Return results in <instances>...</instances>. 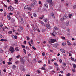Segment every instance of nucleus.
Returning <instances> with one entry per match:
<instances>
[{
	"instance_id": "obj_30",
	"label": "nucleus",
	"mask_w": 76,
	"mask_h": 76,
	"mask_svg": "<svg viewBox=\"0 0 76 76\" xmlns=\"http://www.w3.org/2000/svg\"><path fill=\"white\" fill-rule=\"evenodd\" d=\"M72 15L70 14L69 15V18H71V17H72Z\"/></svg>"
},
{
	"instance_id": "obj_26",
	"label": "nucleus",
	"mask_w": 76,
	"mask_h": 76,
	"mask_svg": "<svg viewBox=\"0 0 76 76\" xmlns=\"http://www.w3.org/2000/svg\"><path fill=\"white\" fill-rule=\"evenodd\" d=\"M30 42L31 44H32L33 43H34V41H33V40L31 39L30 41Z\"/></svg>"
},
{
	"instance_id": "obj_14",
	"label": "nucleus",
	"mask_w": 76,
	"mask_h": 76,
	"mask_svg": "<svg viewBox=\"0 0 76 76\" xmlns=\"http://www.w3.org/2000/svg\"><path fill=\"white\" fill-rule=\"evenodd\" d=\"M3 63V59L0 58V64Z\"/></svg>"
},
{
	"instance_id": "obj_63",
	"label": "nucleus",
	"mask_w": 76,
	"mask_h": 76,
	"mask_svg": "<svg viewBox=\"0 0 76 76\" xmlns=\"http://www.w3.org/2000/svg\"><path fill=\"white\" fill-rule=\"evenodd\" d=\"M37 73H40V71H39V70H37Z\"/></svg>"
},
{
	"instance_id": "obj_25",
	"label": "nucleus",
	"mask_w": 76,
	"mask_h": 76,
	"mask_svg": "<svg viewBox=\"0 0 76 76\" xmlns=\"http://www.w3.org/2000/svg\"><path fill=\"white\" fill-rule=\"evenodd\" d=\"M23 50L24 51V53L25 54H26V50H25V49H23Z\"/></svg>"
},
{
	"instance_id": "obj_50",
	"label": "nucleus",
	"mask_w": 76,
	"mask_h": 76,
	"mask_svg": "<svg viewBox=\"0 0 76 76\" xmlns=\"http://www.w3.org/2000/svg\"><path fill=\"white\" fill-rule=\"evenodd\" d=\"M32 48H33V49H34V50H36V48H35V47H34V46L32 47Z\"/></svg>"
},
{
	"instance_id": "obj_24",
	"label": "nucleus",
	"mask_w": 76,
	"mask_h": 76,
	"mask_svg": "<svg viewBox=\"0 0 76 76\" xmlns=\"http://www.w3.org/2000/svg\"><path fill=\"white\" fill-rule=\"evenodd\" d=\"M28 10L31 11V10H32V8H31V7H29L28 8Z\"/></svg>"
},
{
	"instance_id": "obj_53",
	"label": "nucleus",
	"mask_w": 76,
	"mask_h": 76,
	"mask_svg": "<svg viewBox=\"0 0 76 76\" xmlns=\"http://www.w3.org/2000/svg\"><path fill=\"white\" fill-rule=\"evenodd\" d=\"M45 53L43 52V53H42V56H45Z\"/></svg>"
},
{
	"instance_id": "obj_48",
	"label": "nucleus",
	"mask_w": 76,
	"mask_h": 76,
	"mask_svg": "<svg viewBox=\"0 0 76 76\" xmlns=\"http://www.w3.org/2000/svg\"><path fill=\"white\" fill-rule=\"evenodd\" d=\"M48 64H50L51 63H50V60H48Z\"/></svg>"
},
{
	"instance_id": "obj_32",
	"label": "nucleus",
	"mask_w": 76,
	"mask_h": 76,
	"mask_svg": "<svg viewBox=\"0 0 76 76\" xmlns=\"http://www.w3.org/2000/svg\"><path fill=\"white\" fill-rule=\"evenodd\" d=\"M41 70H45V68L42 67L41 68Z\"/></svg>"
},
{
	"instance_id": "obj_11",
	"label": "nucleus",
	"mask_w": 76,
	"mask_h": 76,
	"mask_svg": "<svg viewBox=\"0 0 76 76\" xmlns=\"http://www.w3.org/2000/svg\"><path fill=\"white\" fill-rule=\"evenodd\" d=\"M45 7H46V8L48 7V4H46L44 5Z\"/></svg>"
},
{
	"instance_id": "obj_27",
	"label": "nucleus",
	"mask_w": 76,
	"mask_h": 76,
	"mask_svg": "<svg viewBox=\"0 0 76 76\" xmlns=\"http://www.w3.org/2000/svg\"><path fill=\"white\" fill-rule=\"evenodd\" d=\"M71 60H72V61H75V59L74 58H72V57H71Z\"/></svg>"
},
{
	"instance_id": "obj_31",
	"label": "nucleus",
	"mask_w": 76,
	"mask_h": 76,
	"mask_svg": "<svg viewBox=\"0 0 76 76\" xmlns=\"http://www.w3.org/2000/svg\"><path fill=\"white\" fill-rule=\"evenodd\" d=\"M26 38H27V39L28 40V41H29V40L30 38H29V37L28 36H27L26 37Z\"/></svg>"
},
{
	"instance_id": "obj_60",
	"label": "nucleus",
	"mask_w": 76,
	"mask_h": 76,
	"mask_svg": "<svg viewBox=\"0 0 76 76\" xmlns=\"http://www.w3.org/2000/svg\"><path fill=\"white\" fill-rule=\"evenodd\" d=\"M3 71L4 72H6V70L5 69H4L3 70Z\"/></svg>"
},
{
	"instance_id": "obj_44",
	"label": "nucleus",
	"mask_w": 76,
	"mask_h": 76,
	"mask_svg": "<svg viewBox=\"0 0 76 76\" xmlns=\"http://www.w3.org/2000/svg\"><path fill=\"white\" fill-rule=\"evenodd\" d=\"M19 57H20V55H19L16 56V58H19Z\"/></svg>"
},
{
	"instance_id": "obj_43",
	"label": "nucleus",
	"mask_w": 76,
	"mask_h": 76,
	"mask_svg": "<svg viewBox=\"0 0 76 76\" xmlns=\"http://www.w3.org/2000/svg\"><path fill=\"white\" fill-rule=\"evenodd\" d=\"M41 24L43 26H45V24H44V23L43 22H41Z\"/></svg>"
},
{
	"instance_id": "obj_8",
	"label": "nucleus",
	"mask_w": 76,
	"mask_h": 76,
	"mask_svg": "<svg viewBox=\"0 0 76 76\" xmlns=\"http://www.w3.org/2000/svg\"><path fill=\"white\" fill-rule=\"evenodd\" d=\"M56 40L52 39L51 40V41L50 42H51V43H54V42H56Z\"/></svg>"
},
{
	"instance_id": "obj_58",
	"label": "nucleus",
	"mask_w": 76,
	"mask_h": 76,
	"mask_svg": "<svg viewBox=\"0 0 76 76\" xmlns=\"http://www.w3.org/2000/svg\"><path fill=\"white\" fill-rule=\"evenodd\" d=\"M15 39H18V37H17V36L16 35L15 36Z\"/></svg>"
},
{
	"instance_id": "obj_61",
	"label": "nucleus",
	"mask_w": 76,
	"mask_h": 76,
	"mask_svg": "<svg viewBox=\"0 0 76 76\" xmlns=\"http://www.w3.org/2000/svg\"><path fill=\"white\" fill-rule=\"evenodd\" d=\"M19 11H17V14H18V15H19Z\"/></svg>"
},
{
	"instance_id": "obj_10",
	"label": "nucleus",
	"mask_w": 76,
	"mask_h": 76,
	"mask_svg": "<svg viewBox=\"0 0 76 76\" xmlns=\"http://www.w3.org/2000/svg\"><path fill=\"white\" fill-rule=\"evenodd\" d=\"M60 51H61V52H62L63 53H65V50H64L63 49H60Z\"/></svg>"
},
{
	"instance_id": "obj_28",
	"label": "nucleus",
	"mask_w": 76,
	"mask_h": 76,
	"mask_svg": "<svg viewBox=\"0 0 76 76\" xmlns=\"http://www.w3.org/2000/svg\"><path fill=\"white\" fill-rule=\"evenodd\" d=\"M15 49L17 51H19V49H18V48L16 47Z\"/></svg>"
},
{
	"instance_id": "obj_21",
	"label": "nucleus",
	"mask_w": 76,
	"mask_h": 76,
	"mask_svg": "<svg viewBox=\"0 0 76 76\" xmlns=\"http://www.w3.org/2000/svg\"><path fill=\"white\" fill-rule=\"evenodd\" d=\"M73 67L74 69H76V65L75 64H73Z\"/></svg>"
},
{
	"instance_id": "obj_18",
	"label": "nucleus",
	"mask_w": 76,
	"mask_h": 76,
	"mask_svg": "<svg viewBox=\"0 0 76 76\" xmlns=\"http://www.w3.org/2000/svg\"><path fill=\"white\" fill-rule=\"evenodd\" d=\"M23 29H18L17 30V31H18V32H20L21 31V30H23Z\"/></svg>"
},
{
	"instance_id": "obj_7",
	"label": "nucleus",
	"mask_w": 76,
	"mask_h": 76,
	"mask_svg": "<svg viewBox=\"0 0 76 76\" xmlns=\"http://www.w3.org/2000/svg\"><path fill=\"white\" fill-rule=\"evenodd\" d=\"M31 5L32 6H37V2H35L34 3H31Z\"/></svg>"
},
{
	"instance_id": "obj_13",
	"label": "nucleus",
	"mask_w": 76,
	"mask_h": 76,
	"mask_svg": "<svg viewBox=\"0 0 76 76\" xmlns=\"http://www.w3.org/2000/svg\"><path fill=\"white\" fill-rule=\"evenodd\" d=\"M62 65L64 67H66V63L65 62H64L63 63Z\"/></svg>"
},
{
	"instance_id": "obj_3",
	"label": "nucleus",
	"mask_w": 76,
	"mask_h": 76,
	"mask_svg": "<svg viewBox=\"0 0 76 76\" xmlns=\"http://www.w3.org/2000/svg\"><path fill=\"white\" fill-rule=\"evenodd\" d=\"M13 7L12 6H10L8 7V10L9 11L12 12L13 10Z\"/></svg>"
},
{
	"instance_id": "obj_39",
	"label": "nucleus",
	"mask_w": 76,
	"mask_h": 76,
	"mask_svg": "<svg viewBox=\"0 0 76 76\" xmlns=\"http://www.w3.org/2000/svg\"><path fill=\"white\" fill-rule=\"evenodd\" d=\"M12 62H8V64L9 65H10V64H12Z\"/></svg>"
},
{
	"instance_id": "obj_5",
	"label": "nucleus",
	"mask_w": 76,
	"mask_h": 76,
	"mask_svg": "<svg viewBox=\"0 0 76 76\" xmlns=\"http://www.w3.org/2000/svg\"><path fill=\"white\" fill-rule=\"evenodd\" d=\"M10 51L12 53H13L15 50H14V48H13L12 47H11L10 49Z\"/></svg>"
},
{
	"instance_id": "obj_42",
	"label": "nucleus",
	"mask_w": 76,
	"mask_h": 76,
	"mask_svg": "<svg viewBox=\"0 0 76 76\" xmlns=\"http://www.w3.org/2000/svg\"><path fill=\"white\" fill-rule=\"evenodd\" d=\"M59 62H60V63H62V60L61 59H60L59 60Z\"/></svg>"
},
{
	"instance_id": "obj_62",
	"label": "nucleus",
	"mask_w": 76,
	"mask_h": 76,
	"mask_svg": "<svg viewBox=\"0 0 76 76\" xmlns=\"http://www.w3.org/2000/svg\"><path fill=\"white\" fill-rule=\"evenodd\" d=\"M3 38V36L0 34V38Z\"/></svg>"
},
{
	"instance_id": "obj_41",
	"label": "nucleus",
	"mask_w": 76,
	"mask_h": 76,
	"mask_svg": "<svg viewBox=\"0 0 76 76\" xmlns=\"http://www.w3.org/2000/svg\"><path fill=\"white\" fill-rule=\"evenodd\" d=\"M70 75H71L70 73H68L66 75V76H70Z\"/></svg>"
},
{
	"instance_id": "obj_51",
	"label": "nucleus",
	"mask_w": 76,
	"mask_h": 76,
	"mask_svg": "<svg viewBox=\"0 0 76 76\" xmlns=\"http://www.w3.org/2000/svg\"><path fill=\"white\" fill-rule=\"evenodd\" d=\"M72 71L73 72H76V71H75V70L74 69H72Z\"/></svg>"
},
{
	"instance_id": "obj_33",
	"label": "nucleus",
	"mask_w": 76,
	"mask_h": 76,
	"mask_svg": "<svg viewBox=\"0 0 76 76\" xmlns=\"http://www.w3.org/2000/svg\"><path fill=\"white\" fill-rule=\"evenodd\" d=\"M43 18H44V15H42V16L41 17L39 18V19H42Z\"/></svg>"
},
{
	"instance_id": "obj_20",
	"label": "nucleus",
	"mask_w": 76,
	"mask_h": 76,
	"mask_svg": "<svg viewBox=\"0 0 76 76\" xmlns=\"http://www.w3.org/2000/svg\"><path fill=\"white\" fill-rule=\"evenodd\" d=\"M66 31L68 32H70V29H66Z\"/></svg>"
},
{
	"instance_id": "obj_47",
	"label": "nucleus",
	"mask_w": 76,
	"mask_h": 76,
	"mask_svg": "<svg viewBox=\"0 0 76 76\" xmlns=\"http://www.w3.org/2000/svg\"><path fill=\"white\" fill-rule=\"evenodd\" d=\"M12 33V31H10L8 32V34H11Z\"/></svg>"
},
{
	"instance_id": "obj_2",
	"label": "nucleus",
	"mask_w": 76,
	"mask_h": 76,
	"mask_svg": "<svg viewBox=\"0 0 76 76\" xmlns=\"http://www.w3.org/2000/svg\"><path fill=\"white\" fill-rule=\"evenodd\" d=\"M67 15H65L61 19V21H63V20H65L67 18Z\"/></svg>"
},
{
	"instance_id": "obj_59",
	"label": "nucleus",
	"mask_w": 76,
	"mask_h": 76,
	"mask_svg": "<svg viewBox=\"0 0 76 76\" xmlns=\"http://www.w3.org/2000/svg\"><path fill=\"white\" fill-rule=\"evenodd\" d=\"M68 45H72V44L70 43L69 42V43H68Z\"/></svg>"
},
{
	"instance_id": "obj_9",
	"label": "nucleus",
	"mask_w": 76,
	"mask_h": 76,
	"mask_svg": "<svg viewBox=\"0 0 76 76\" xmlns=\"http://www.w3.org/2000/svg\"><path fill=\"white\" fill-rule=\"evenodd\" d=\"M46 26L47 28H48V29H50L51 28V26H50V24H47Z\"/></svg>"
},
{
	"instance_id": "obj_19",
	"label": "nucleus",
	"mask_w": 76,
	"mask_h": 76,
	"mask_svg": "<svg viewBox=\"0 0 76 76\" xmlns=\"http://www.w3.org/2000/svg\"><path fill=\"white\" fill-rule=\"evenodd\" d=\"M69 23H70V22L69 21L67 22L66 24V26H68L69 25Z\"/></svg>"
},
{
	"instance_id": "obj_29",
	"label": "nucleus",
	"mask_w": 76,
	"mask_h": 76,
	"mask_svg": "<svg viewBox=\"0 0 76 76\" xmlns=\"http://www.w3.org/2000/svg\"><path fill=\"white\" fill-rule=\"evenodd\" d=\"M33 15L34 17H36L37 16V14L35 13H33Z\"/></svg>"
},
{
	"instance_id": "obj_16",
	"label": "nucleus",
	"mask_w": 76,
	"mask_h": 76,
	"mask_svg": "<svg viewBox=\"0 0 76 76\" xmlns=\"http://www.w3.org/2000/svg\"><path fill=\"white\" fill-rule=\"evenodd\" d=\"M51 16L53 18H54V14H53V13H51Z\"/></svg>"
},
{
	"instance_id": "obj_57",
	"label": "nucleus",
	"mask_w": 76,
	"mask_h": 76,
	"mask_svg": "<svg viewBox=\"0 0 76 76\" xmlns=\"http://www.w3.org/2000/svg\"><path fill=\"white\" fill-rule=\"evenodd\" d=\"M23 72H25V69H24V67L23 68Z\"/></svg>"
},
{
	"instance_id": "obj_37",
	"label": "nucleus",
	"mask_w": 76,
	"mask_h": 76,
	"mask_svg": "<svg viewBox=\"0 0 76 76\" xmlns=\"http://www.w3.org/2000/svg\"><path fill=\"white\" fill-rule=\"evenodd\" d=\"M53 33L54 34H57V32H56V31H55V30H53Z\"/></svg>"
},
{
	"instance_id": "obj_38",
	"label": "nucleus",
	"mask_w": 76,
	"mask_h": 76,
	"mask_svg": "<svg viewBox=\"0 0 76 76\" xmlns=\"http://www.w3.org/2000/svg\"><path fill=\"white\" fill-rule=\"evenodd\" d=\"M42 32H45V29H42Z\"/></svg>"
},
{
	"instance_id": "obj_64",
	"label": "nucleus",
	"mask_w": 76,
	"mask_h": 76,
	"mask_svg": "<svg viewBox=\"0 0 76 76\" xmlns=\"http://www.w3.org/2000/svg\"><path fill=\"white\" fill-rule=\"evenodd\" d=\"M9 14L10 15H13V13L10 12L9 13Z\"/></svg>"
},
{
	"instance_id": "obj_6",
	"label": "nucleus",
	"mask_w": 76,
	"mask_h": 76,
	"mask_svg": "<svg viewBox=\"0 0 76 76\" xmlns=\"http://www.w3.org/2000/svg\"><path fill=\"white\" fill-rule=\"evenodd\" d=\"M21 63H22V64H24V63H25V59H23V58H21Z\"/></svg>"
},
{
	"instance_id": "obj_4",
	"label": "nucleus",
	"mask_w": 76,
	"mask_h": 76,
	"mask_svg": "<svg viewBox=\"0 0 76 76\" xmlns=\"http://www.w3.org/2000/svg\"><path fill=\"white\" fill-rule=\"evenodd\" d=\"M59 44L58 43H55L53 45V46L54 48H58V45Z\"/></svg>"
},
{
	"instance_id": "obj_22",
	"label": "nucleus",
	"mask_w": 76,
	"mask_h": 76,
	"mask_svg": "<svg viewBox=\"0 0 76 76\" xmlns=\"http://www.w3.org/2000/svg\"><path fill=\"white\" fill-rule=\"evenodd\" d=\"M43 20L45 22H47V19L45 18Z\"/></svg>"
},
{
	"instance_id": "obj_56",
	"label": "nucleus",
	"mask_w": 76,
	"mask_h": 76,
	"mask_svg": "<svg viewBox=\"0 0 76 76\" xmlns=\"http://www.w3.org/2000/svg\"><path fill=\"white\" fill-rule=\"evenodd\" d=\"M18 62H19V61H16V62H15V63H16V64H18Z\"/></svg>"
},
{
	"instance_id": "obj_52",
	"label": "nucleus",
	"mask_w": 76,
	"mask_h": 76,
	"mask_svg": "<svg viewBox=\"0 0 76 76\" xmlns=\"http://www.w3.org/2000/svg\"><path fill=\"white\" fill-rule=\"evenodd\" d=\"M65 44L64 43H63L62 45V46H64V45H65Z\"/></svg>"
},
{
	"instance_id": "obj_40",
	"label": "nucleus",
	"mask_w": 76,
	"mask_h": 76,
	"mask_svg": "<svg viewBox=\"0 0 76 76\" xmlns=\"http://www.w3.org/2000/svg\"><path fill=\"white\" fill-rule=\"evenodd\" d=\"M34 32V31H33V30H31L30 31V33H31V34H33Z\"/></svg>"
},
{
	"instance_id": "obj_23",
	"label": "nucleus",
	"mask_w": 76,
	"mask_h": 76,
	"mask_svg": "<svg viewBox=\"0 0 76 76\" xmlns=\"http://www.w3.org/2000/svg\"><path fill=\"white\" fill-rule=\"evenodd\" d=\"M0 53H3V50L1 49H0Z\"/></svg>"
},
{
	"instance_id": "obj_55",
	"label": "nucleus",
	"mask_w": 76,
	"mask_h": 76,
	"mask_svg": "<svg viewBox=\"0 0 76 76\" xmlns=\"http://www.w3.org/2000/svg\"><path fill=\"white\" fill-rule=\"evenodd\" d=\"M28 44H29V45H30V46H31V47H32V45H31V43H30V42H28Z\"/></svg>"
},
{
	"instance_id": "obj_54",
	"label": "nucleus",
	"mask_w": 76,
	"mask_h": 76,
	"mask_svg": "<svg viewBox=\"0 0 76 76\" xmlns=\"http://www.w3.org/2000/svg\"><path fill=\"white\" fill-rule=\"evenodd\" d=\"M63 39H65L66 37H61Z\"/></svg>"
},
{
	"instance_id": "obj_46",
	"label": "nucleus",
	"mask_w": 76,
	"mask_h": 76,
	"mask_svg": "<svg viewBox=\"0 0 76 76\" xmlns=\"http://www.w3.org/2000/svg\"><path fill=\"white\" fill-rule=\"evenodd\" d=\"M11 37L13 38H15V36H14L13 35H11Z\"/></svg>"
},
{
	"instance_id": "obj_36",
	"label": "nucleus",
	"mask_w": 76,
	"mask_h": 76,
	"mask_svg": "<svg viewBox=\"0 0 76 76\" xmlns=\"http://www.w3.org/2000/svg\"><path fill=\"white\" fill-rule=\"evenodd\" d=\"M21 47L22 48H25V46L23 45H22Z\"/></svg>"
},
{
	"instance_id": "obj_45",
	"label": "nucleus",
	"mask_w": 76,
	"mask_h": 76,
	"mask_svg": "<svg viewBox=\"0 0 76 76\" xmlns=\"http://www.w3.org/2000/svg\"><path fill=\"white\" fill-rule=\"evenodd\" d=\"M15 3H18V0H15Z\"/></svg>"
},
{
	"instance_id": "obj_15",
	"label": "nucleus",
	"mask_w": 76,
	"mask_h": 76,
	"mask_svg": "<svg viewBox=\"0 0 76 76\" xmlns=\"http://www.w3.org/2000/svg\"><path fill=\"white\" fill-rule=\"evenodd\" d=\"M12 69H14V70H15V69H16V66L15 65H13L12 66Z\"/></svg>"
},
{
	"instance_id": "obj_34",
	"label": "nucleus",
	"mask_w": 76,
	"mask_h": 76,
	"mask_svg": "<svg viewBox=\"0 0 76 76\" xmlns=\"http://www.w3.org/2000/svg\"><path fill=\"white\" fill-rule=\"evenodd\" d=\"M4 16H6V12H4Z\"/></svg>"
},
{
	"instance_id": "obj_17",
	"label": "nucleus",
	"mask_w": 76,
	"mask_h": 76,
	"mask_svg": "<svg viewBox=\"0 0 76 76\" xmlns=\"http://www.w3.org/2000/svg\"><path fill=\"white\" fill-rule=\"evenodd\" d=\"M25 9H27L28 8V5H26L24 7Z\"/></svg>"
},
{
	"instance_id": "obj_49",
	"label": "nucleus",
	"mask_w": 76,
	"mask_h": 76,
	"mask_svg": "<svg viewBox=\"0 0 76 76\" xmlns=\"http://www.w3.org/2000/svg\"><path fill=\"white\" fill-rule=\"evenodd\" d=\"M76 5H74L73 6V8L74 9H76Z\"/></svg>"
},
{
	"instance_id": "obj_35",
	"label": "nucleus",
	"mask_w": 76,
	"mask_h": 76,
	"mask_svg": "<svg viewBox=\"0 0 76 76\" xmlns=\"http://www.w3.org/2000/svg\"><path fill=\"white\" fill-rule=\"evenodd\" d=\"M54 65L55 66H58V64H57V63H54Z\"/></svg>"
},
{
	"instance_id": "obj_1",
	"label": "nucleus",
	"mask_w": 76,
	"mask_h": 76,
	"mask_svg": "<svg viewBox=\"0 0 76 76\" xmlns=\"http://www.w3.org/2000/svg\"><path fill=\"white\" fill-rule=\"evenodd\" d=\"M46 2L47 3H49L50 4V6L51 7V6H53V3L52 2V0H47L46 1Z\"/></svg>"
},
{
	"instance_id": "obj_12",
	"label": "nucleus",
	"mask_w": 76,
	"mask_h": 76,
	"mask_svg": "<svg viewBox=\"0 0 76 76\" xmlns=\"http://www.w3.org/2000/svg\"><path fill=\"white\" fill-rule=\"evenodd\" d=\"M7 18H8V20H10L11 18L10 17V15H8L7 16Z\"/></svg>"
}]
</instances>
